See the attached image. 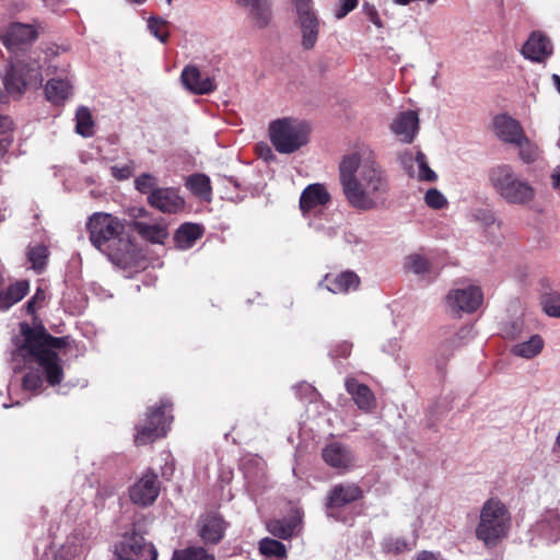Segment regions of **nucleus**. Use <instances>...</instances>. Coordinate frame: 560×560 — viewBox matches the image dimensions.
Masks as SVG:
<instances>
[{
	"label": "nucleus",
	"mask_w": 560,
	"mask_h": 560,
	"mask_svg": "<svg viewBox=\"0 0 560 560\" xmlns=\"http://www.w3.org/2000/svg\"><path fill=\"white\" fill-rule=\"evenodd\" d=\"M345 240L347 243L349 244H359L360 243V240L358 238L357 235L352 234V233H348L345 235Z\"/></svg>",
	"instance_id": "62"
},
{
	"label": "nucleus",
	"mask_w": 560,
	"mask_h": 560,
	"mask_svg": "<svg viewBox=\"0 0 560 560\" xmlns=\"http://www.w3.org/2000/svg\"><path fill=\"white\" fill-rule=\"evenodd\" d=\"M417 560H443V559H440L436 555H434L433 552H430V551H422L418 555V559Z\"/></svg>",
	"instance_id": "60"
},
{
	"label": "nucleus",
	"mask_w": 560,
	"mask_h": 560,
	"mask_svg": "<svg viewBox=\"0 0 560 560\" xmlns=\"http://www.w3.org/2000/svg\"><path fill=\"white\" fill-rule=\"evenodd\" d=\"M203 229L196 223H184L175 233L176 246L179 249L186 250L191 248L196 241L202 236Z\"/></svg>",
	"instance_id": "29"
},
{
	"label": "nucleus",
	"mask_w": 560,
	"mask_h": 560,
	"mask_svg": "<svg viewBox=\"0 0 560 560\" xmlns=\"http://www.w3.org/2000/svg\"><path fill=\"white\" fill-rule=\"evenodd\" d=\"M294 3L299 21L317 16L312 0H294Z\"/></svg>",
	"instance_id": "46"
},
{
	"label": "nucleus",
	"mask_w": 560,
	"mask_h": 560,
	"mask_svg": "<svg viewBox=\"0 0 560 560\" xmlns=\"http://www.w3.org/2000/svg\"><path fill=\"white\" fill-rule=\"evenodd\" d=\"M12 306L11 301L9 300V294L5 291H0V310L7 311Z\"/></svg>",
	"instance_id": "56"
},
{
	"label": "nucleus",
	"mask_w": 560,
	"mask_h": 560,
	"mask_svg": "<svg viewBox=\"0 0 560 560\" xmlns=\"http://www.w3.org/2000/svg\"><path fill=\"white\" fill-rule=\"evenodd\" d=\"M545 347L542 337L538 334L529 336L527 340L515 343L511 348V353L522 359H533L539 355Z\"/></svg>",
	"instance_id": "28"
},
{
	"label": "nucleus",
	"mask_w": 560,
	"mask_h": 560,
	"mask_svg": "<svg viewBox=\"0 0 560 560\" xmlns=\"http://www.w3.org/2000/svg\"><path fill=\"white\" fill-rule=\"evenodd\" d=\"M12 128V121L7 116L0 115V135L5 133L7 131L11 130Z\"/></svg>",
	"instance_id": "57"
},
{
	"label": "nucleus",
	"mask_w": 560,
	"mask_h": 560,
	"mask_svg": "<svg viewBox=\"0 0 560 560\" xmlns=\"http://www.w3.org/2000/svg\"><path fill=\"white\" fill-rule=\"evenodd\" d=\"M488 179L492 189L506 203L526 206L534 201L536 189L521 177L510 164H499L488 171Z\"/></svg>",
	"instance_id": "3"
},
{
	"label": "nucleus",
	"mask_w": 560,
	"mask_h": 560,
	"mask_svg": "<svg viewBox=\"0 0 560 560\" xmlns=\"http://www.w3.org/2000/svg\"><path fill=\"white\" fill-rule=\"evenodd\" d=\"M532 541L535 539L546 544L560 540V514L556 510H547L530 529Z\"/></svg>",
	"instance_id": "14"
},
{
	"label": "nucleus",
	"mask_w": 560,
	"mask_h": 560,
	"mask_svg": "<svg viewBox=\"0 0 560 560\" xmlns=\"http://www.w3.org/2000/svg\"><path fill=\"white\" fill-rule=\"evenodd\" d=\"M11 144L12 138L10 136H4L0 138V156H3L8 152Z\"/></svg>",
	"instance_id": "55"
},
{
	"label": "nucleus",
	"mask_w": 560,
	"mask_h": 560,
	"mask_svg": "<svg viewBox=\"0 0 560 560\" xmlns=\"http://www.w3.org/2000/svg\"><path fill=\"white\" fill-rule=\"evenodd\" d=\"M199 535L205 542L218 544L224 534L223 518L218 514H207L199 520Z\"/></svg>",
	"instance_id": "24"
},
{
	"label": "nucleus",
	"mask_w": 560,
	"mask_h": 560,
	"mask_svg": "<svg viewBox=\"0 0 560 560\" xmlns=\"http://www.w3.org/2000/svg\"><path fill=\"white\" fill-rule=\"evenodd\" d=\"M322 457L329 467L340 471H348L355 465L351 448L339 442L327 444L322 451Z\"/></svg>",
	"instance_id": "15"
},
{
	"label": "nucleus",
	"mask_w": 560,
	"mask_h": 560,
	"mask_svg": "<svg viewBox=\"0 0 560 560\" xmlns=\"http://www.w3.org/2000/svg\"><path fill=\"white\" fill-rule=\"evenodd\" d=\"M59 342L58 338L49 336L45 339L27 337L25 343V349L43 369L46 381L51 386L59 384L63 377L61 359L55 351L49 349V346H57Z\"/></svg>",
	"instance_id": "7"
},
{
	"label": "nucleus",
	"mask_w": 560,
	"mask_h": 560,
	"mask_svg": "<svg viewBox=\"0 0 560 560\" xmlns=\"http://www.w3.org/2000/svg\"><path fill=\"white\" fill-rule=\"evenodd\" d=\"M425 205L434 210L443 209L447 206L446 197L436 188H430L424 195Z\"/></svg>",
	"instance_id": "42"
},
{
	"label": "nucleus",
	"mask_w": 560,
	"mask_h": 560,
	"mask_svg": "<svg viewBox=\"0 0 560 560\" xmlns=\"http://www.w3.org/2000/svg\"><path fill=\"white\" fill-rule=\"evenodd\" d=\"M172 560H215V558L202 547H188L175 550Z\"/></svg>",
	"instance_id": "35"
},
{
	"label": "nucleus",
	"mask_w": 560,
	"mask_h": 560,
	"mask_svg": "<svg viewBox=\"0 0 560 560\" xmlns=\"http://www.w3.org/2000/svg\"><path fill=\"white\" fill-rule=\"evenodd\" d=\"M551 79H552L555 88L560 93V75L559 74H552Z\"/></svg>",
	"instance_id": "64"
},
{
	"label": "nucleus",
	"mask_w": 560,
	"mask_h": 560,
	"mask_svg": "<svg viewBox=\"0 0 560 560\" xmlns=\"http://www.w3.org/2000/svg\"><path fill=\"white\" fill-rule=\"evenodd\" d=\"M526 326L523 319L517 318L509 324H506L503 328V335L512 340L520 339L526 335Z\"/></svg>",
	"instance_id": "43"
},
{
	"label": "nucleus",
	"mask_w": 560,
	"mask_h": 560,
	"mask_svg": "<svg viewBox=\"0 0 560 560\" xmlns=\"http://www.w3.org/2000/svg\"><path fill=\"white\" fill-rule=\"evenodd\" d=\"M131 228L143 240L153 244H163L168 236L167 228L162 222L133 220Z\"/></svg>",
	"instance_id": "26"
},
{
	"label": "nucleus",
	"mask_w": 560,
	"mask_h": 560,
	"mask_svg": "<svg viewBox=\"0 0 560 560\" xmlns=\"http://www.w3.org/2000/svg\"><path fill=\"white\" fill-rule=\"evenodd\" d=\"M167 408H171V404L167 400H161L158 408L149 409L145 423L137 427L135 435L137 445H145L166 435L173 420V417L167 415Z\"/></svg>",
	"instance_id": "8"
},
{
	"label": "nucleus",
	"mask_w": 560,
	"mask_h": 560,
	"mask_svg": "<svg viewBox=\"0 0 560 560\" xmlns=\"http://www.w3.org/2000/svg\"><path fill=\"white\" fill-rule=\"evenodd\" d=\"M160 493L158 475L148 469L142 477L129 489L130 500L140 506L151 505Z\"/></svg>",
	"instance_id": "11"
},
{
	"label": "nucleus",
	"mask_w": 560,
	"mask_h": 560,
	"mask_svg": "<svg viewBox=\"0 0 560 560\" xmlns=\"http://www.w3.org/2000/svg\"><path fill=\"white\" fill-rule=\"evenodd\" d=\"M357 0H341L335 9V16L339 20L343 19L357 7Z\"/></svg>",
	"instance_id": "49"
},
{
	"label": "nucleus",
	"mask_w": 560,
	"mask_h": 560,
	"mask_svg": "<svg viewBox=\"0 0 560 560\" xmlns=\"http://www.w3.org/2000/svg\"><path fill=\"white\" fill-rule=\"evenodd\" d=\"M301 34H302V46L305 49H312L318 38L319 21L317 16L299 21Z\"/></svg>",
	"instance_id": "32"
},
{
	"label": "nucleus",
	"mask_w": 560,
	"mask_h": 560,
	"mask_svg": "<svg viewBox=\"0 0 560 560\" xmlns=\"http://www.w3.org/2000/svg\"><path fill=\"white\" fill-rule=\"evenodd\" d=\"M324 234L327 236V237H334L337 235V228L335 226H327L324 229Z\"/></svg>",
	"instance_id": "63"
},
{
	"label": "nucleus",
	"mask_w": 560,
	"mask_h": 560,
	"mask_svg": "<svg viewBox=\"0 0 560 560\" xmlns=\"http://www.w3.org/2000/svg\"><path fill=\"white\" fill-rule=\"evenodd\" d=\"M158 177L151 173H142L135 178V188L143 195L150 196L154 190L160 189Z\"/></svg>",
	"instance_id": "38"
},
{
	"label": "nucleus",
	"mask_w": 560,
	"mask_h": 560,
	"mask_svg": "<svg viewBox=\"0 0 560 560\" xmlns=\"http://www.w3.org/2000/svg\"><path fill=\"white\" fill-rule=\"evenodd\" d=\"M148 27L150 32L162 43H165L168 38V32L166 31V22L163 20L151 18L148 21Z\"/></svg>",
	"instance_id": "45"
},
{
	"label": "nucleus",
	"mask_w": 560,
	"mask_h": 560,
	"mask_svg": "<svg viewBox=\"0 0 560 560\" xmlns=\"http://www.w3.org/2000/svg\"><path fill=\"white\" fill-rule=\"evenodd\" d=\"M27 257L32 264V268L37 272H40L46 265L48 249L44 245H37L28 249Z\"/></svg>",
	"instance_id": "40"
},
{
	"label": "nucleus",
	"mask_w": 560,
	"mask_h": 560,
	"mask_svg": "<svg viewBox=\"0 0 560 560\" xmlns=\"http://www.w3.org/2000/svg\"><path fill=\"white\" fill-rule=\"evenodd\" d=\"M268 530L276 537L288 539L295 530V525L282 520H273L268 523Z\"/></svg>",
	"instance_id": "41"
},
{
	"label": "nucleus",
	"mask_w": 560,
	"mask_h": 560,
	"mask_svg": "<svg viewBox=\"0 0 560 560\" xmlns=\"http://www.w3.org/2000/svg\"><path fill=\"white\" fill-rule=\"evenodd\" d=\"M148 203L162 213L176 214L184 210L185 199L174 187H161L147 198Z\"/></svg>",
	"instance_id": "13"
},
{
	"label": "nucleus",
	"mask_w": 560,
	"mask_h": 560,
	"mask_svg": "<svg viewBox=\"0 0 560 560\" xmlns=\"http://www.w3.org/2000/svg\"><path fill=\"white\" fill-rule=\"evenodd\" d=\"M91 243L117 265L126 264L131 257L132 243L124 233L125 225L117 218L105 212H95L86 223Z\"/></svg>",
	"instance_id": "2"
},
{
	"label": "nucleus",
	"mask_w": 560,
	"mask_h": 560,
	"mask_svg": "<svg viewBox=\"0 0 560 560\" xmlns=\"http://www.w3.org/2000/svg\"><path fill=\"white\" fill-rule=\"evenodd\" d=\"M551 184L555 189L560 190V166H557L551 174Z\"/></svg>",
	"instance_id": "58"
},
{
	"label": "nucleus",
	"mask_w": 560,
	"mask_h": 560,
	"mask_svg": "<svg viewBox=\"0 0 560 560\" xmlns=\"http://www.w3.org/2000/svg\"><path fill=\"white\" fill-rule=\"evenodd\" d=\"M295 389L298 393H299V390H303V393L305 395H313V393H314V388L310 384H306V383L295 386Z\"/></svg>",
	"instance_id": "61"
},
{
	"label": "nucleus",
	"mask_w": 560,
	"mask_h": 560,
	"mask_svg": "<svg viewBox=\"0 0 560 560\" xmlns=\"http://www.w3.org/2000/svg\"><path fill=\"white\" fill-rule=\"evenodd\" d=\"M552 54L549 38L540 33H533L523 47L525 58L541 62Z\"/></svg>",
	"instance_id": "23"
},
{
	"label": "nucleus",
	"mask_w": 560,
	"mask_h": 560,
	"mask_svg": "<svg viewBox=\"0 0 560 560\" xmlns=\"http://www.w3.org/2000/svg\"><path fill=\"white\" fill-rule=\"evenodd\" d=\"M237 2L248 9V13L254 23L259 26H266L271 19V9L269 0H237Z\"/></svg>",
	"instance_id": "27"
},
{
	"label": "nucleus",
	"mask_w": 560,
	"mask_h": 560,
	"mask_svg": "<svg viewBox=\"0 0 560 560\" xmlns=\"http://www.w3.org/2000/svg\"><path fill=\"white\" fill-rule=\"evenodd\" d=\"M518 148V159L525 164L536 162L541 155L539 145L524 135L515 144Z\"/></svg>",
	"instance_id": "31"
},
{
	"label": "nucleus",
	"mask_w": 560,
	"mask_h": 560,
	"mask_svg": "<svg viewBox=\"0 0 560 560\" xmlns=\"http://www.w3.org/2000/svg\"><path fill=\"white\" fill-rule=\"evenodd\" d=\"M352 350V343L348 341H341L337 343L330 351L332 358H347L350 355Z\"/></svg>",
	"instance_id": "52"
},
{
	"label": "nucleus",
	"mask_w": 560,
	"mask_h": 560,
	"mask_svg": "<svg viewBox=\"0 0 560 560\" xmlns=\"http://www.w3.org/2000/svg\"><path fill=\"white\" fill-rule=\"evenodd\" d=\"M13 57L1 73L8 93L20 96L28 84H42V65L39 54L35 50L12 54Z\"/></svg>",
	"instance_id": "4"
},
{
	"label": "nucleus",
	"mask_w": 560,
	"mask_h": 560,
	"mask_svg": "<svg viewBox=\"0 0 560 560\" xmlns=\"http://www.w3.org/2000/svg\"><path fill=\"white\" fill-rule=\"evenodd\" d=\"M311 125L303 119L283 117L269 124V138L276 151L291 154L305 147L310 141Z\"/></svg>",
	"instance_id": "5"
},
{
	"label": "nucleus",
	"mask_w": 560,
	"mask_h": 560,
	"mask_svg": "<svg viewBox=\"0 0 560 560\" xmlns=\"http://www.w3.org/2000/svg\"><path fill=\"white\" fill-rule=\"evenodd\" d=\"M360 278L353 271H343L336 276L326 275L319 282L320 288L327 289L335 294L348 293L359 288Z\"/></svg>",
	"instance_id": "21"
},
{
	"label": "nucleus",
	"mask_w": 560,
	"mask_h": 560,
	"mask_svg": "<svg viewBox=\"0 0 560 560\" xmlns=\"http://www.w3.org/2000/svg\"><path fill=\"white\" fill-rule=\"evenodd\" d=\"M493 127L501 141L513 145L525 135L520 121L506 114L498 115L494 118Z\"/></svg>",
	"instance_id": "20"
},
{
	"label": "nucleus",
	"mask_w": 560,
	"mask_h": 560,
	"mask_svg": "<svg viewBox=\"0 0 560 560\" xmlns=\"http://www.w3.org/2000/svg\"><path fill=\"white\" fill-rule=\"evenodd\" d=\"M406 268L417 276H427L432 271L431 261L420 253H413L406 257Z\"/></svg>",
	"instance_id": "33"
},
{
	"label": "nucleus",
	"mask_w": 560,
	"mask_h": 560,
	"mask_svg": "<svg viewBox=\"0 0 560 560\" xmlns=\"http://www.w3.org/2000/svg\"><path fill=\"white\" fill-rule=\"evenodd\" d=\"M43 385V378L37 372H28L23 377V387L27 390H37Z\"/></svg>",
	"instance_id": "48"
},
{
	"label": "nucleus",
	"mask_w": 560,
	"mask_h": 560,
	"mask_svg": "<svg viewBox=\"0 0 560 560\" xmlns=\"http://www.w3.org/2000/svg\"><path fill=\"white\" fill-rule=\"evenodd\" d=\"M483 294L479 287L468 285L454 289L446 295V303L453 311L472 313L482 304Z\"/></svg>",
	"instance_id": "12"
},
{
	"label": "nucleus",
	"mask_w": 560,
	"mask_h": 560,
	"mask_svg": "<svg viewBox=\"0 0 560 560\" xmlns=\"http://www.w3.org/2000/svg\"><path fill=\"white\" fill-rule=\"evenodd\" d=\"M401 166L407 171L410 176H413V162L415 156L410 151H406L399 155Z\"/></svg>",
	"instance_id": "53"
},
{
	"label": "nucleus",
	"mask_w": 560,
	"mask_h": 560,
	"mask_svg": "<svg viewBox=\"0 0 560 560\" xmlns=\"http://www.w3.org/2000/svg\"><path fill=\"white\" fill-rule=\"evenodd\" d=\"M383 549L386 552L399 553L409 549L408 544L405 539L399 537H388L383 542Z\"/></svg>",
	"instance_id": "47"
},
{
	"label": "nucleus",
	"mask_w": 560,
	"mask_h": 560,
	"mask_svg": "<svg viewBox=\"0 0 560 560\" xmlns=\"http://www.w3.org/2000/svg\"><path fill=\"white\" fill-rule=\"evenodd\" d=\"M363 495L362 489L353 482L335 485L328 493L326 506L337 509L346 506L360 500Z\"/></svg>",
	"instance_id": "17"
},
{
	"label": "nucleus",
	"mask_w": 560,
	"mask_h": 560,
	"mask_svg": "<svg viewBox=\"0 0 560 560\" xmlns=\"http://www.w3.org/2000/svg\"><path fill=\"white\" fill-rule=\"evenodd\" d=\"M38 33L34 25L12 23L4 34L0 35L3 45L11 54H20L25 47L37 38Z\"/></svg>",
	"instance_id": "10"
},
{
	"label": "nucleus",
	"mask_w": 560,
	"mask_h": 560,
	"mask_svg": "<svg viewBox=\"0 0 560 560\" xmlns=\"http://www.w3.org/2000/svg\"><path fill=\"white\" fill-rule=\"evenodd\" d=\"M329 200L330 195L323 184H311L301 194L300 208L303 214L307 215L327 205Z\"/></svg>",
	"instance_id": "19"
},
{
	"label": "nucleus",
	"mask_w": 560,
	"mask_h": 560,
	"mask_svg": "<svg viewBox=\"0 0 560 560\" xmlns=\"http://www.w3.org/2000/svg\"><path fill=\"white\" fill-rule=\"evenodd\" d=\"M186 187L192 195L202 199L210 200L211 198V184L210 178L205 174H192L186 178Z\"/></svg>",
	"instance_id": "30"
},
{
	"label": "nucleus",
	"mask_w": 560,
	"mask_h": 560,
	"mask_svg": "<svg viewBox=\"0 0 560 560\" xmlns=\"http://www.w3.org/2000/svg\"><path fill=\"white\" fill-rule=\"evenodd\" d=\"M390 131L402 143H411L419 130V117L413 110L399 113L390 122Z\"/></svg>",
	"instance_id": "16"
},
{
	"label": "nucleus",
	"mask_w": 560,
	"mask_h": 560,
	"mask_svg": "<svg viewBox=\"0 0 560 560\" xmlns=\"http://www.w3.org/2000/svg\"><path fill=\"white\" fill-rule=\"evenodd\" d=\"M478 220H481L486 225L492 224L494 222V217L492 213L488 211H481L479 215H477Z\"/></svg>",
	"instance_id": "59"
},
{
	"label": "nucleus",
	"mask_w": 560,
	"mask_h": 560,
	"mask_svg": "<svg viewBox=\"0 0 560 560\" xmlns=\"http://www.w3.org/2000/svg\"><path fill=\"white\" fill-rule=\"evenodd\" d=\"M345 386L347 393L361 411L366 413L374 411L376 408V397L368 385L360 383L353 377H348Z\"/></svg>",
	"instance_id": "18"
},
{
	"label": "nucleus",
	"mask_w": 560,
	"mask_h": 560,
	"mask_svg": "<svg viewBox=\"0 0 560 560\" xmlns=\"http://www.w3.org/2000/svg\"><path fill=\"white\" fill-rule=\"evenodd\" d=\"M259 551L266 557H275L277 559H282L287 555L285 546L271 538H264L260 540Z\"/></svg>",
	"instance_id": "37"
},
{
	"label": "nucleus",
	"mask_w": 560,
	"mask_h": 560,
	"mask_svg": "<svg viewBox=\"0 0 560 560\" xmlns=\"http://www.w3.org/2000/svg\"><path fill=\"white\" fill-rule=\"evenodd\" d=\"M71 94L72 84L68 74L59 78H51L45 85L46 98L55 105L65 103Z\"/></svg>",
	"instance_id": "25"
},
{
	"label": "nucleus",
	"mask_w": 560,
	"mask_h": 560,
	"mask_svg": "<svg viewBox=\"0 0 560 560\" xmlns=\"http://www.w3.org/2000/svg\"><path fill=\"white\" fill-rule=\"evenodd\" d=\"M415 162L418 165L417 178L419 180L433 183L438 179L436 173L429 166L428 159L422 151H417Z\"/></svg>",
	"instance_id": "36"
},
{
	"label": "nucleus",
	"mask_w": 560,
	"mask_h": 560,
	"mask_svg": "<svg viewBox=\"0 0 560 560\" xmlns=\"http://www.w3.org/2000/svg\"><path fill=\"white\" fill-rule=\"evenodd\" d=\"M117 553L120 560H156L158 558L154 546L136 533L124 537Z\"/></svg>",
	"instance_id": "9"
},
{
	"label": "nucleus",
	"mask_w": 560,
	"mask_h": 560,
	"mask_svg": "<svg viewBox=\"0 0 560 560\" xmlns=\"http://www.w3.org/2000/svg\"><path fill=\"white\" fill-rule=\"evenodd\" d=\"M339 180L347 201L362 211L377 208L389 191L387 172L366 144L358 145L341 159Z\"/></svg>",
	"instance_id": "1"
},
{
	"label": "nucleus",
	"mask_w": 560,
	"mask_h": 560,
	"mask_svg": "<svg viewBox=\"0 0 560 560\" xmlns=\"http://www.w3.org/2000/svg\"><path fill=\"white\" fill-rule=\"evenodd\" d=\"M75 130L83 137H91L94 133V121L88 107L81 106L75 113Z\"/></svg>",
	"instance_id": "34"
},
{
	"label": "nucleus",
	"mask_w": 560,
	"mask_h": 560,
	"mask_svg": "<svg viewBox=\"0 0 560 560\" xmlns=\"http://www.w3.org/2000/svg\"><path fill=\"white\" fill-rule=\"evenodd\" d=\"M112 175L118 180H125L131 177L133 173L132 164H125L121 166L114 165L110 167Z\"/></svg>",
	"instance_id": "50"
},
{
	"label": "nucleus",
	"mask_w": 560,
	"mask_h": 560,
	"mask_svg": "<svg viewBox=\"0 0 560 560\" xmlns=\"http://www.w3.org/2000/svg\"><path fill=\"white\" fill-rule=\"evenodd\" d=\"M510 526L511 516L505 505L499 500L490 499L481 509L476 537L486 547L493 548L508 536Z\"/></svg>",
	"instance_id": "6"
},
{
	"label": "nucleus",
	"mask_w": 560,
	"mask_h": 560,
	"mask_svg": "<svg viewBox=\"0 0 560 560\" xmlns=\"http://www.w3.org/2000/svg\"><path fill=\"white\" fill-rule=\"evenodd\" d=\"M28 289L30 284L26 280H21L10 285L7 289V292L9 294V300L11 301L12 305L20 302L27 294Z\"/></svg>",
	"instance_id": "44"
},
{
	"label": "nucleus",
	"mask_w": 560,
	"mask_h": 560,
	"mask_svg": "<svg viewBox=\"0 0 560 560\" xmlns=\"http://www.w3.org/2000/svg\"><path fill=\"white\" fill-rule=\"evenodd\" d=\"M542 311L550 317L560 318V293L549 292L541 296Z\"/></svg>",
	"instance_id": "39"
},
{
	"label": "nucleus",
	"mask_w": 560,
	"mask_h": 560,
	"mask_svg": "<svg viewBox=\"0 0 560 560\" xmlns=\"http://www.w3.org/2000/svg\"><path fill=\"white\" fill-rule=\"evenodd\" d=\"M180 79L183 85L194 94H208L214 90L213 81L195 66L185 67Z\"/></svg>",
	"instance_id": "22"
},
{
	"label": "nucleus",
	"mask_w": 560,
	"mask_h": 560,
	"mask_svg": "<svg viewBox=\"0 0 560 560\" xmlns=\"http://www.w3.org/2000/svg\"><path fill=\"white\" fill-rule=\"evenodd\" d=\"M365 14L370 22H372L377 28L383 27V22L378 15V12L374 7L366 5L365 7Z\"/></svg>",
	"instance_id": "54"
},
{
	"label": "nucleus",
	"mask_w": 560,
	"mask_h": 560,
	"mask_svg": "<svg viewBox=\"0 0 560 560\" xmlns=\"http://www.w3.org/2000/svg\"><path fill=\"white\" fill-rule=\"evenodd\" d=\"M472 337V328L471 327H464L462 328L455 337H453L447 343L446 347H458L463 343L465 339H469Z\"/></svg>",
	"instance_id": "51"
}]
</instances>
